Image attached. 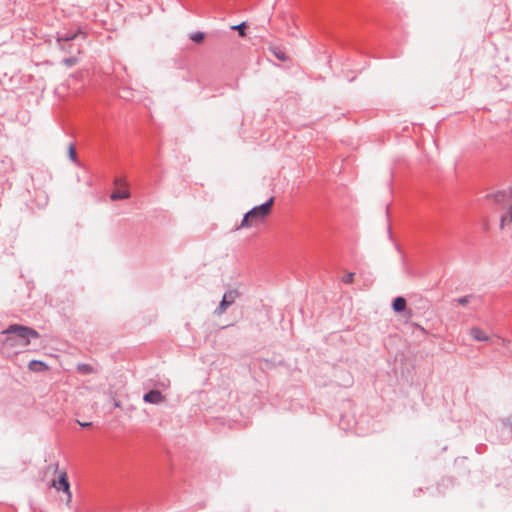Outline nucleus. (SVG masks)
<instances>
[{
  "instance_id": "obj_7",
  "label": "nucleus",
  "mask_w": 512,
  "mask_h": 512,
  "mask_svg": "<svg viewBox=\"0 0 512 512\" xmlns=\"http://www.w3.org/2000/svg\"><path fill=\"white\" fill-rule=\"evenodd\" d=\"M470 335L474 340L479 342L489 340V336L486 334V332L479 327H472L470 329Z\"/></svg>"
},
{
  "instance_id": "obj_6",
  "label": "nucleus",
  "mask_w": 512,
  "mask_h": 512,
  "mask_svg": "<svg viewBox=\"0 0 512 512\" xmlns=\"http://www.w3.org/2000/svg\"><path fill=\"white\" fill-rule=\"evenodd\" d=\"M143 399L146 403L160 404L165 400V396L159 390H151L144 394Z\"/></svg>"
},
{
  "instance_id": "obj_18",
  "label": "nucleus",
  "mask_w": 512,
  "mask_h": 512,
  "mask_svg": "<svg viewBox=\"0 0 512 512\" xmlns=\"http://www.w3.org/2000/svg\"><path fill=\"white\" fill-rule=\"evenodd\" d=\"M470 299H471V296L468 295V296L460 297V298L456 299V301L459 305L465 306L470 302Z\"/></svg>"
},
{
  "instance_id": "obj_5",
  "label": "nucleus",
  "mask_w": 512,
  "mask_h": 512,
  "mask_svg": "<svg viewBox=\"0 0 512 512\" xmlns=\"http://www.w3.org/2000/svg\"><path fill=\"white\" fill-rule=\"evenodd\" d=\"M79 35L85 37V34L80 29L77 31L57 32L56 41L59 48L64 52H69L66 49V44L76 39Z\"/></svg>"
},
{
  "instance_id": "obj_13",
  "label": "nucleus",
  "mask_w": 512,
  "mask_h": 512,
  "mask_svg": "<svg viewBox=\"0 0 512 512\" xmlns=\"http://www.w3.org/2000/svg\"><path fill=\"white\" fill-rule=\"evenodd\" d=\"M77 62H78V59L76 57H74V56L63 59V64L66 67H72L75 64H77Z\"/></svg>"
},
{
  "instance_id": "obj_11",
  "label": "nucleus",
  "mask_w": 512,
  "mask_h": 512,
  "mask_svg": "<svg viewBox=\"0 0 512 512\" xmlns=\"http://www.w3.org/2000/svg\"><path fill=\"white\" fill-rule=\"evenodd\" d=\"M205 38V35L201 31L193 32L190 34V39L195 43H201Z\"/></svg>"
},
{
  "instance_id": "obj_3",
  "label": "nucleus",
  "mask_w": 512,
  "mask_h": 512,
  "mask_svg": "<svg viewBox=\"0 0 512 512\" xmlns=\"http://www.w3.org/2000/svg\"><path fill=\"white\" fill-rule=\"evenodd\" d=\"M46 472H52L55 474V477L51 480L50 486L57 491H63L66 496L65 502L69 505L72 500V493L70 491V484L66 471L59 470V464L55 462L47 466Z\"/></svg>"
},
{
  "instance_id": "obj_19",
  "label": "nucleus",
  "mask_w": 512,
  "mask_h": 512,
  "mask_svg": "<svg viewBox=\"0 0 512 512\" xmlns=\"http://www.w3.org/2000/svg\"><path fill=\"white\" fill-rule=\"evenodd\" d=\"M354 275V273H348L342 278V281L346 284H350L354 280Z\"/></svg>"
},
{
  "instance_id": "obj_4",
  "label": "nucleus",
  "mask_w": 512,
  "mask_h": 512,
  "mask_svg": "<svg viewBox=\"0 0 512 512\" xmlns=\"http://www.w3.org/2000/svg\"><path fill=\"white\" fill-rule=\"evenodd\" d=\"M240 293L236 289L228 290L224 293L222 301L219 306L215 309V314L222 315L226 312L228 307H230L235 300L239 297Z\"/></svg>"
},
{
  "instance_id": "obj_1",
  "label": "nucleus",
  "mask_w": 512,
  "mask_h": 512,
  "mask_svg": "<svg viewBox=\"0 0 512 512\" xmlns=\"http://www.w3.org/2000/svg\"><path fill=\"white\" fill-rule=\"evenodd\" d=\"M38 338H40V334L35 329L12 324L0 334L1 350L8 355L17 354L30 345L31 340Z\"/></svg>"
},
{
  "instance_id": "obj_23",
  "label": "nucleus",
  "mask_w": 512,
  "mask_h": 512,
  "mask_svg": "<svg viewBox=\"0 0 512 512\" xmlns=\"http://www.w3.org/2000/svg\"><path fill=\"white\" fill-rule=\"evenodd\" d=\"M120 182H121V179H116V180H115V184H116V185L120 184Z\"/></svg>"
},
{
  "instance_id": "obj_9",
  "label": "nucleus",
  "mask_w": 512,
  "mask_h": 512,
  "mask_svg": "<svg viewBox=\"0 0 512 512\" xmlns=\"http://www.w3.org/2000/svg\"><path fill=\"white\" fill-rule=\"evenodd\" d=\"M129 197H130V192L127 189H116L110 195V198L113 201L123 200V199H127Z\"/></svg>"
},
{
  "instance_id": "obj_20",
  "label": "nucleus",
  "mask_w": 512,
  "mask_h": 512,
  "mask_svg": "<svg viewBox=\"0 0 512 512\" xmlns=\"http://www.w3.org/2000/svg\"><path fill=\"white\" fill-rule=\"evenodd\" d=\"M506 197V193L499 191L496 194H494V199L496 202H501Z\"/></svg>"
},
{
  "instance_id": "obj_21",
  "label": "nucleus",
  "mask_w": 512,
  "mask_h": 512,
  "mask_svg": "<svg viewBox=\"0 0 512 512\" xmlns=\"http://www.w3.org/2000/svg\"><path fill=\"white\" fill-rule=\"evenodd\" d=\"M78 424L81 426V427H90L92 425L91 422H80L78 421Z\"/></svg>"
},
{
  "instance_id": "obj_12",
  "label": "nucleus",
  "mask_w": 512,
  "mask_h": 512,
  "mask_svg": "<svg viewBox=\"0 0 512 512\" xmlns=\"http://www.w3.org/2000/svg\"><path fill=\"white\" fill-rule=\"evenodd\" d=\"M77 370L81 374H90L93 372V367L89 364H79Z\"/></svg>"
},
{
  "instance_id": "obj_16",
  "label": "nucleus",
  "mask_w": 512,
  "mask_h": 512,
  "mask_svg": "<svg viewBox=\"0 0 512 512\" xmlns=\"http://www.w3.org/2000/svg\"><path fill=\"white\" fill-rule=\"evenodd\" d=\"M509 220V222L512 223V202H511V205L509 207V216H502L501 217V227H503L504 223Z\"/></svg>"
},
{
  "instance_id": "obj_8",
  "label": "nucleus",
  "mask_w": 512,
  "mask_h": 512,
  "mask_svg": "<svg viewBox=\"0 0 512 512\" xmlns=\"http://www.w3.org/2000/svg\"><path fill=\"white\" fill-rule=\"evenodd\" d=\"M28 368L30 371L42 372V371H46L48 369V366L43 361L32 360L29 362Z\"/></svg>"
},
{
  "instance_id": "obj_17",
  "label": "nucleus",
  "mask_w": 512,
  "mask_h": 512,
  "mask_svg": "<svg viewBox=\"0 0 512 512\" xmlns=\"http://www.w3.org/2000/svg\"><path fill=\"white\" fill-rule=\"evenodd\" d=\"M273 53H274V55H275L279 60H281V61H286V60H287V56H286V54H285L283 51H281V50H276V49H275V50H273Z\"/></svg>"
},
{
  "instance_id": "obj_24",
  "label": "nucleus",
  "mask_w": 512,
  "mask_h": 512,
  "mask_svg": "<svg viewBox=\"0 0 512 512\" xmlns=\"http://www.w3.org/2000/svg\"><path fill=\"white\" fill-rule=\"evenodd\" d=\"M115 407L119 408L120 407V403L119 402H115Z\"/></svg>"
},
{
  "instance_id": "obj_15",
  "label": "nucleus",
  "mask_w": 512,
  "mask_h": 512,
  "mask_svg": "<svg viewBox=\"0 0 512 512\" xmlns=\"http://www.w3.org/2000/svg\"><path fill=\"white\" fill-rule=\"evenodd\" d=\"M231 28L233 30H238L240 36H242V37L245 36V28H246L245 22H242L238 25L232 26Z\"/></svg>"
},
{
  "instance_id": "obj_10",
  "label": "nucleus",
  "mask_w": 512,
  "mask_h": 512,
  "mask_svg": "<svg viewBox=\"0 0 512 512\" xmlns=\"http://www.w3.org/2000/svg\"><path fill=\"white\" fill-rule=\"evenodd\" d=\"M392 307L396 312H401L406 308V300L403 297H397L394 299Z\"/></svg>"
},
{
  "instance_id": "obj_22",
  "label": "nucleus",
  "mask_w": 512,
  "mask_h": 512,
  "mask_svg": "<svg viewBox=\"0 0 512 512\" xmlns=\"http://www.w3.org/2000/svg\"><path fill=\"white\" fill-rule=\"evenodd\" d=\"M66 49L70 51L69 53H73L72 45L69 43L66 44Z\"/></svg>"
},
{
  "instance_id": "obj_14",
  "label": "nucleus",
  "mask_w": 512,
  "mask_h": 512,
  "mask_svg": "<svg viewBox=\"0 0 512 512\" xmlns=\"http://www.w3.org/2000/svg\"><path fill=\"white\" fill-rule=\"evenodd\" d=\"M68 154H69L70 160H72L74 163H76L77 155H76V150H75V147L73 144L69 145Z\"/></svg>"
},
{
  "instance_id": "obj_2",
  "label": "nucleus",
  "mask_w": 512,
  "mask_h": 512,
  "mask_svg": "<svg viewBox=\"0 0 512 512\" xmlns=\"http://www.w3.org/2000/svg\"><path fill=\"white\" fill-rule=\"evenodd\" d=\"M273 203L274 198L271 197L265 203L253 207L244 215L242 222L237 229L257 226L262 223L264 219L270 214Z\"/></svg>"
}]
</instances>
